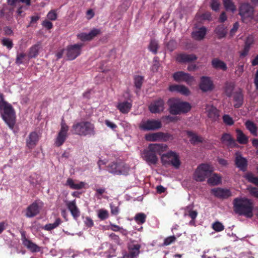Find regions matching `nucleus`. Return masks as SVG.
Returning <instances> with one entry per match:
<instances>
[{
	"mask_svg": "<svg viewBox=\"0 0 258 258\" xmlns=\"http://www.w3.org/2000/svg\"><path fill=\"white\" fill-rule=\"evenodd\" d=\"M211 191L216 197L220 198H227L230 196V192L228 189L217 188L212 189Z\"/></svg>",
	"mask_w": 258,
	"mask_h": 258,
	"instance_id": "obj_20",
	"label": "nucleus"
},
{
	"mask_svg": "<svg viewBox=\"0 0 258 258\" xmlns=\"http://www.w3.org/2000/svg\"><path fill=\"white\" fill-rule=\"evenodd\" d=\"M236 139L241 144H245L248 142V137L239 129H236Z\"/></svg>",
	"mask_w": 258,
	"mask_h": 258,
	"instance_id": "obj_30",
	"label": "nucleus"
},
{
	"mask_svg": "<svg viewBox=\"0 0 258 258\" xmlns=\"http://www.w3.org/2000/svg\"><path fill=\"white\" fill-rule=\"evenodd\" d=\"M234 211L239 215L247 218L253 216V203L252 200L245 198H236L233 201Z\"/></svg>",
	"mask_w": 258,
	"mask_h": 258,
	"instance_id": "obj_1",
	"label": "nucleus"
},
{
	"mask_svg": "<svg viewBox=\"0 0 258 258\" xmlns=\"http://www.w3.org/2000/svg\"><path fill=\"white\" fill-rule=\"evenodd\" d=\"M146 216L144 213H138L135 217V220L138 223L143 224L145 222Z\"/></svg>",
	"mask_w": 258,
	"mask_h": 258,
	"instance_id": "obj_46",
	"label": "nucleus"
},
{
	"mask_svg": "<svg viewBox=\"0 0 258 258\" xmlns=\"http://www.w3.org/2000/svg\"><path fill=\"white\" fill-rule=\"evenodd\" d=\"M245 125L247 129L249 131L252 135L257 136V127L253 122L247 120L245 122Z\"/></svg>",
	"mask_w": 258,
	"mask_h": 258,
	"instance_id": "obj_38",
	"label": "nucleus"
},
{
	"mask_svg": "<svg viewBox=\"0 0 258 258\" xmlns=\"http://www.w3.org/2000/svg\"><path fill=\"white\" fill-rule=\"evenodd\" d=\"M169 90L172 92L176 91L179 92L184 95H188L189 94V91L188 88L183 85H172L170 86Z\"/></svg>",
	"mask_w": 258,
	"mask_h": 258,
	"instance_id": "obj_26",
	"label": "nucleus"
},
{
	"mask_svg": "<svg viewBox=\"0 0 258 258\" xmlns=\"http://www.w3.org/2000/svg\"><path fill=\"white\" fill-rule=\"evenodd\" d=\"M233 100L236 102L234 106L235 108H239L241 106L243 101V96L241 92H236L233 95Z\"/></svg>",
	"mask_w": 258,
	"mask_h": 258,
	"instance_id": "obj_29",
	"label": "nucleus"
},
{
	"mask_svg": "<svg viewBox=\"0 0 258 258\" xmlns=\"http://www.w3.org/2000/svg\"><path fill=\"white\" fill-rule=\"evenodd\" d=\"M110 172L117 175H126L129 171V167L122 163H111L108 166Z\"/></svg>",
	"mask_w": 258,
	"mask_h": 258,
	"instance_id": "obj_7",
	"label": "nucleus"
},
{
	"mask_svg": "<svg viewBox=\"0 0 258 258\" xmlns=\"http://www.w3.org/2000/svg\"><path fill=\"white\" fill-rule=\"evenodd\" d=\"M82 43H78L70 45L67 48V55L69 60H73L81 53Z\"/></svg>",
	"mask_w": 258,
	"mask_h": 258,
	"instance_id": "obj_11",
	"label": "nucleus"
},
{
	"mask_svg": "<svg viewBox=\"0 0 258 258\" xmlns=\"http://www.w3.org/2000/svg\"><path fill=\"white\" fill-rule=\"evenodd\" d=\"M0 104V110L3 111L2 113L3 119L13 129L15 123L16 117L12 106L7 102H1Z\"/></svg>",
	"mask_w": 258,
	"mask_h": 258,
	"instance_id": "obj_3",
	"label": "nucleus"
},
{
	"mask_svg": "<svg viewBox=\"0 0 258 258\" xmlns=\"http://www.w3.org/2000/svg\"><path fill=\"white\" fill-rule=\"evenodd\" d=\"M247 190L249 191L250 194L251 196L258 198V188H257L249 186L247 187Z\"/></svg>",
	"mask_w": 258,
	"mask_h": 258,
	"instance_id": "obj_54",
	"label": "nucleus"
},
{
	"mask_svg": "<svg viewBox=\"0 0 258 258\" xmlns=\"http://www.w3.org/2000/svg\"><path fill=\"white\" fill-rule=\"evenodd\" d=\"M200 88L203 92H208L213 90V82L209 77L203 76L201 78Z\"/></svg>",
	"mask_w": 258,
	"mask_h": 258,
	"instance_id": "obj_14",
	"label": "nucleus"
},
{
	"mask_svg": "<svg viewBox=\"0 0 258 258\" xmlns=\"http://www.w3.org/2000/svg\"><path fill=\"white\" fill-rule=\"evenodd\" d=\"M61 222L60 218H57L54 223L46 224L44 226V229L50 231L57 227Z\"/></svg>",
	"mask_w": 258,
	"mask_h": 258,
	"instance_id": "obj_43",
	"label": "nucleus"
},
{
	"mask_svg": "<svg viewBox=\"0 0 258 258\" xmlns=\"http://www.w3.org/2000/svg\"><path fill=\"white\" fill-rule=\"evenodd\" d=\"M100 32V30L98 29H93L89 33H88L90 40L96 36L97 35L99 34Z\"/></svg>",
	"mask_w": 258,
	"mask_h": 258,
	"instance_id": "obj_52",
	"label": "nucleus"
},
{
	"mask_svg": "<svg viewBox=\"0 0 258 258\" xmlns=\"http://www.w3.org/2000/svg\"><path fill=\"white\" fill-rule=\"evenodd\" d=\"M210 6L213 10L216 11L219 10L220 3L218 0H212Z\"/></svg>",
	"mask_w": 258,
	"mask_h": 258,
	"instance_id": "obj_56",
	"label": "nucleus"
},
{
	"mask_svg": "<svg viewBox=\"0 0 258 258\" xmlns=\"http://www.w3.org/2000/svg\"><path fill=\"white\" fill-rule=\"evenodd\" d=\"M250 49L249 44H247L246 45H244V49L243 51L240 53L241 57H244L247 55L248 52Z\"/></svg>",
	"mask_w": 258,
	"mask_h": 258,
	"instance_id": "obj_63",
	"label": "nucleus"
},
{
	"mask_svg": "<svg viewBox=\"0 0 258 258\" xmlns=\"http://www.w3.org/2000/svg\"><path fill=\"white\" fill-rule=\"evenodd\" d=\"M243 177L249 182L254 184L255 185L258 184V177H255L251 172H248L245 174Z\"/></svg>",
	"mask_w": 258,
	"mask_h": 258,
	"instance_id": "obj_40",
	"label": "nucleus"
},
{
	"mask_svg": "<svg viewBox=\"0 0 258 258\" xmlns=\"http://www.w3.org/2000/svg\"><path fill=\"white\" fill-rule=\"evenodd\" d=\"M199 17L201 18V20H208L210 21L212 19L211 15L210 12H206L203 14L201 16H196L197 20L199 19Z\"/></svg>",
	"mask_w": 258,
	"mask_h": 258,
	"instance_id": "obj_53",
	"label": "nucleus"
},
{
	"mask_svg": "<svg viewBox=\"0 0 258 258\" xmlns=\"http://www.w3.org/2000/svg\"><path fill=\"white\" fill-rule=\"evenodd\" d=\"M40 211V208L38 204L35 202L28 206L26 210V216L31 218L37 215Z\"/></svg>",
	"mask_w": 258,
	"mask_h": 258,
	"instance_id": "obj_17",
	"label": "nucleus"
},
{
	"mask_svg": "<svg viewBox=\"0 0 258 258\" xmlns=\"http://www.w3.org/2000/svg\"><path fill=\"white\" fill-rule=\"evenodd\" d=\"M160 132L151 133L146 135L145 139L147 141L150 142H155L160 140Z\"/></svg>",
	"mask_w": 258,
	"mask_h": 258,
	"instance_id": "obj_39",
	"label": "nucleus"
},
{
	"mask_svg": "<svg viewBox=\"0 0 258 258\" xmlns=\"http://www.w3.org/2000/svg\"><path fill=\"white\" fill-rule=\"evenodd\" d=\"M254 9L249 3H244L240 5L239 7V15L243 21L246 18H252Z\"/></svg>",
	"mask_w": 258,
	"mask_h": 258,
	"instance_id": "obj_8",
	"label": "nucleus"
},
{
	"mask_svg": "<svg viewBox=\"0 0 258 258\" xmlns=\"http://www.w3.org/2000/svg\"><path fill=\"white\" fill-rule=\"evenodd\" d=\"M167 48L170 51H173L176 47V42L175 40H170L167 44Z\"/></svg>",
	"mask_w": 258,
	"mask_h": 258,
	"instance_id": "obj_57",
	"label": "nucleus"
},
{
	"mask_svg": "<svg viewBox=\"0 0 258 258\" xmlns=\"http://www.w3.org/2000/svg\"><path fill=\"white\" fill-rule=\"evenodd\" d=\"M141 245L140 244H133V245L128 246V253L124 254V256L133 258L138 255L140 252V248Z\"/></svg>",
	"mask_w": 258,
	"mask_h": 258,
	"instance_id": "obj_24",
	"label": "nucleus"
},
{
	"mask_svg": "<svg viewBox=\"0 0 258 258\" xmlns=\"http://www.w3.org/2000/svg\"><path fill=\"white\" fill-rule=\"evenodd\" d=\"M223 4L227 11L234 13L236 11V7L232 0H223Z\"/></svg>",
	"mask_w": 258,
	"mask_h": 258,
	"instance_id": "obj_36",
	"label": "nucleus"
},
{
	"mask_svg": "<svg viewBox=\"0 0 258 258\" xmlns=\"http://www.w3.org/2000/svg\"><path fill=\"white\" fill-rule=\"evenodd\" d=\"M23 244L27 247L32 252H36L40 251V247L31 241L27 239L25 235L22 239Z\"/></svg>",
	"mask_w": 258,
	"mask_h": 258,
	"instance_id": "obj_25",
	"label": "nucleus"
},
{
	"mask_svg": "<svg viewBox=\"0 0 258 258\" xmlns=\"http://www.w3.org/2000/svg\"><path fill=\"white\" fill-rule=\"evenodd\" d=\"M208 117L213 121L217 120L219 117V111L215 107L212 106L207 110Z\"/></svg>",
	"mask_w": 258,
	"mask_h": 258,
	"instance_id": "obj_28",
	"label": "nucleus"
},
{
	"mask_svg": "<svg viewBox=\"0 0 258 258\" xmlns=\"http://www.w3.org/2000/svg\"><path fill=\"white\" fill-rule=\"evenodd\" d=\"M25 56L26 54L23 53L18 54L16 60V63L18 64L22 63L23 59Z\"/></svg>",
	"mask_w": 258,
	"mask_h": 258,
	"instance_id": "obj_60",
	"label": "nucleus"
},
{
	"mask_svg": "<svg viewBox=\"0 0 258 258\" xmlns=\"http://www.w3.org/2000/svg\"><path fill=\"white\" fill-rule=\"evenodd\" d=\"M167 146L165 144H151L148 148L151 149L156 153L161 154L163 152L167 149Z\"/></svg>",
	"mask_w": 258,
	"mask_h": 258,
	"instance_id": "obj_23",
	"label": "nucleus"
},
{
	"mask_svg": "<svg viewBox=\"0 0 258 258\" xmlns=\"http://www.w3.org/2000/svg\"><path fill=\"white\" fill-rule=\"evenodd\" d=\"M66 184L69 185L72 189H80L84 186L85 183L83 182L75 183L72 179L68 178Z\"/></svg>",
	"mask_w": 258,
	"mask_h": 258,
	"instance_id": "obj_34",
	"label": "nucleus"
},
{
	"mask_svg": "<svg viewBox=\"0 0 258 258\" xmlns=\"http://www.w3.org/2000/svg\"><path fill=\"white\" fill-rule=\"evenodd\" d=\"M215 33L216 34L218 38L219 39L225 37L227 34V31L226 30V28L224 27V25H220L218 26L215 31Z\"/></svg>",
	"mask_w": 258,
	"mask_h": 258,
	"instance_id": "obj_35",
	"label": "nucleus"
},
{
	"mask_svg": "<svg viewBox=\"0 0 258 258\" xmlns=\"http://www.w3.org/2000/svg\"><path fill=\"white\" fill-rule=\"evenodd\" d=\"M164 105L163 100L159 99L150 105V111L153 113L161 112L164 110Z\"/></svg>",
	"mask_w": 258,
	"mask_h": 258,
	"instance_id": "obj_16",
	"label": "nucleus"
},
{
	"mask_svg": "<svg viewBox=\"0 0 258 258\" xmlns=\"http://www.w3.org/2000/svg\"><path fill=\"white\" fill-rule=\"evenodd\" d=\"M41 48V43L40 42L32 46L29 50V57L30 58L35 57L38 54L39 50Z\"/></svg>",
	"mask_w": 258,
	"mask_h": 258,
	"instance_id": "obj_33",
	"label": "nucleus"
},
{
	"mask_svg": "<svg viewBox=\"0 0 258 258\" xmlns=\"http://www.w3.org/2000/svg\"><path fill=\"white\" fill-rule=\"evenodd\" d=\"M134 81L135 87L140 89L143 84V78L141 76H138L135 77Z\"/></svg>",
	"mask_w": 258,
	"mask_h": 258,
	"instance_id": "obj_47",
	"label": "nucleus"
},
{
	"mask_svg": "<svg viewBox=\"0 0 258 258\" xmlns=\"http://www.w3.org/2000/svg\"><path fill=\"white\" fill-rule=\"evenodd\" d=\"M98 217L101 220H104L108 217V213L106 210H101L99 211Z\"/></svg>",
	"mask_w": 258,
	"mask_h": 258,
	"instance_id": "obj_58",
	"label": "nucleus"
},
{
	"mask_svg": "<svg viewBox=\"0 0 258 258\" xmlns=\"http://www.w3.org/2000/svg\"><path fill=\"white\" fill-rule=\"evenodd\" d=\"M234 84L232 83L227 82L225 83L224 88L225 93L227 96L230 97L231 96L232 93L234 89Z\"/></svg>",
	"mask_w": 258,
	"mask_h": 258,
	"instance_id": "obj_42",
	"label": "nucleus"
},
{
	"mask_svg": "<svg viewBox=\"0 0 258 258\" xmlns=\"http://www.w3.org/2000/svg\"><path fill=\"white\" fill-rule=\"evenodd\" d=\"M186 135L190 138V143L193 145L202 143L204 141V139L202 136H199L197 134L192 131H187Z\"/></svg>",
	"mask_w": 258,
	"mask_h": 258,
	"instance_id": "obj_18",
	"label": "nucleus"
},
{
	"mask_svg": "<svg viewBox=\"0 0 258 258\" xmlns=\"http://www.w3.org/2000/svg\"><path fill=\"white\" fill-rule=\"evenodd\" d=\"M247 190L249 191L250 194L251 196L258 198V188H257L249 186L247 187Z\"/></svg>",
	"mask_w": 258,
	"mask_h": 258,
	"instance_id": "obj_55",
	"label": "nucleus"
},
{
	"mask_svg": "<svg viewBox=\"0 0 258 258\" xmlns=\"http://www.w3.org/2000/svg\"><path fill=\"white\" fill-rule=\"evenodd\" d=\"M212 172L213 170L209 165L202 164L196 170L194 174V179L197 181H203L206 178L211 176Z\"/></svg>",
	"mask_w": 258,
	"mask_h": 258,
	"instance_id": "obj_5",
	"label": "nucleus"
},
{
	"mask_svg": "<svg viewBox=\"0 0 258 258\" xmlns=\"http://www.w3.org/2000/svg\"><path fill=\"white\" fill-rule=\"evenodd\" d=\"M47 17L48 19L54 21L56 19L57 14L54 11H51L48 13Z\"/></svg>",
	"mask_w": 258,
	"mask_h": 258,
	"instance_id": "obj_59",
	"label": "nucleus"
},
{
	"mask_svg": "<svg viewBox=\"0 0 258 258\" xmlns=\"http://www.w3.org/2000/svg\"><path fill=\"white\" fill-rule=\"evenodd\" d=\"M169 111L173 115H177L186 113L191 109V106L188 102H182L175 98H170L167 101Z\"/></svg>",
	"mask_w": 258,
	"mask_h": 258,
	"instance_id": "obj_2",
	"label": "nucleus"
},
{
	"mask_svg": "<svg viewBox=\"0 0 258 258\" xmlns=\"http://www.w3.org/2000/svg\"><path fill=\"white\" fill-rule=\"evenodd\" d=\"M72 132L73 134L84 136L95 134L94 125L89 121H82L74 124Z\"/></svg>",
	"mask_w": 258,
	"mask_h": 258,
	"instance_id": "obj_4",
	"label": "nucleus"
},
{
	"mask_svg": "<svg viewBox=\"0 0 258 258\" xmlns=\"http://www.w3.org/2000/svg\"><path fill=\"white\" fill-rule=\"evenodd\" d=\"M68 207L75 218H77L80 216V211L74 201L69 202L68 204Z\"/></svg>",
	"mask_w": 258,
	"mask_h": 258,
	"instance_id": "obj_31",
	"label": "nucleus"
},
{
	"mask_svg": "<svg viewBox=\"0 0 258 258\" xmlns=\"http://www.w3.org/2000/svg\"><path fill=\"white\" fill-rule=\"evenodd\" d=\"M77 36L82 41L90 40L88 33H82L78 34Z\"/></svg>",
	"mask_w": 258,
	"mask_h": 258,
	"instance_id": "obj_61",
	"label": "nucleus"
},
{
	"mask_svg": "<svg viewBox=\"0 0 258 258\" xmlns=\"http://www.w3.org/2000/svg\"><path fill=\"white\" fill-rule=\"evenodd\" d=\"M141 129L144 131H155L162 127L161 121L155 119H148L143 122L140 125Z\"/></svg>",
	"mask_w": 258,
	"mask_h": 258,
	"instance_id": "obj_9",
	"label": "nucleus"
},
{
	"mask_svg": "<svg viewBox=\"0 0 258 258\" xmlns=\"http://www.w3.org/2000/svg\"><path fill=\"white\" fill-rule=\"evenodd\" d=\"M161 161L164 165H171L176 169L179 168L181 164L179 155L173 151L163 154L161 156Z\"/></svg>",
	"mask_w": 258,
	"mask_h": 258,
	"instance_id": "obj_6",
	"label": "nucleus"
},
{
	"mask_svg": "<svg viewBox=\"0 0 258 258\" xmlns=\"http://www.w3.org/2000/svg\"><path fill=\"white\" fill-rule=\"evenodd\" d=\"M40 19V16H34L31 17V21L29 25L27 26V27H29L32 26V25L37 22V21Z\"/></svg>",
	"mask_w": 258,
	"mask_h": 258,
	"instance_id": "obj_64",
	"label": "nucleus"
},
{
	"mask_svg": "<svg viewBox=\"0 0 258 258\" xmlns=\"http://www.w3.org/2000/svg\"><path fill=\"white\" fill-rule=\"evenodd\" d=\"M156 154L151 149H149L143 151V158L149 165H155L158 161Z\"/></svg>",
	"mask_w": 258,
	"mask_h": 258,
	"instance_id": "obj_13",
	"label": "nucleus"
},
{
	"mask_svg": "<svg viewBox=\"0 0 258 258\" xmlns=\"http://www.w3.org/2000/svg\"><path fill=\"white\" fill-rule=\"evenodd\" d=\"M173 77L176 82H185L188 84H191L194 81L192 76L183 71L175 72L173 74Z\"/></svg>",
	"mask_w": 258,
	"mask_h": 258,
	"instance_id": "obj_12",
	"label": "nucleus"
},
{
	"mask_svg": "<svg viewBox=\"0 0 258 258\" xmlns=\"http://www.w3.org/2000/svg\"><path fill=\"white\" fill-rule=\"evenodd\" d=\"M223 122L227 125H231L234 123L233 120L229 115L225 114L223 116Z\"/></svg>",
	"mask_w": 258,
	"mask_h": 258,
	"instance_id": "obj_49",
	"label": "nucleus"
},
{
	"mask_svg": "<svg viewBox=\"0 0 258 258\" xmlns=\"http://www.w3.org/2000/svg\"><path fill=\"white\" fill-rule=\"evenodd\" d=\"M221 140L222 142L226 143L228 145H232L235 143L234 140L228 134H224Z\"/></svg>",
	"mask_w": 258,
	"mask_h": 258,
	"instance_id": "obj_41",
	"label": "nucleus"
},
{
	"mask_svg": "<svg viewBox=\"0 0 258 258\" xmlns=\"http://www.w3.org/2000/svg\"><path fill=\"white\" fill-rule=\"evenodd\" d=\"M211 64L213 68L216 70L226 71L227 69L226 64L223 61L217 58H215L212 60Z\"/></svg>",
	"mask_w": 258,
	"mask_h": 258,
	"instance_id": "obj_22",
	"label": "nucleus"
},
{
	"mask_svg": "<svg viewBox=\"0 0 258 258\" xmlns=\"http://www.w3.org/2000/svg\"><path fill=\"white\" fill-rule=\"evenodd\" d=\"M208 178V183L211 185H216L221 182V177L217 174H212Z\"/></svg>",
	"mask_w": 258,
	"mask_h": 258,
	"instance_id": "obj_37",
	"label": "nucleus"
},
{
	"mask_svg": "<svg viewBox=\"0 0 258 258\" xmlns=\"http://www.w3.org/2000/svg\"><path fill=\"white\" fill-rule=\"evenodd\" d=\"M2 44L9 49H11L13 46L12 40L9 38H4L2 40Z\"/></svg>",
	"mask_w": 258,
	"mask_h": 258,
	"instance_id": "obj_48",
	"label": "nucleus"
},
{
	"mask_svg": "<svg viewBox=\"0 0 258 258\" xmlns=\"http://www.w3.org/2000/svg\"><path fill=\"white\" fill-rule=\"evenodd\" d=\"M207 29L206 27H202L198 30L192 33V37L195 40H201L203 39L206 34Z\"/></svg>",
	"mask_w": 258,
	"mask_h": 258,
	"instance_id": "obj_27",
	"label": "nucleus"
},
{
	"mask_svg": "<svg viewBox=\"0 0 258 258\" xmlns=\"http://www.w3.org/2000/svg\"><path fill=\"white\" fill-rule=\"evenodd\" d=\"M235 164L241 171H245L247 169V161L240 155H237L235 159Z\"/></svg>",
	"mask_w": 258,
	"mask_h": 258,
	"instance_id": "obj_19",
	"label": "nucleus"
},
{
	"mask_svg": "<svg viewBox=\"0 0 258 258\" xmlns=\"http://www.w3.org/2000/svg\"><path fill=\"white\" fill-rule=\"evenodd\" d=\"M224 227L223 224L219 222H216L213 224V228L217 232L222 231Z\"/></svg>",
	"mask_w": 258,
	"mask_h": 258,
	"instance_id": "obj_51",
	"label": "nucleus"
},
{
	"mask_svg": "<svg viewBox=\"0 0 258 258\" xmlns=\"http://www.w3.org/2000/svg\"><path fill=\"white\" fill-rule=\"evenodd\" d=\"M244 71V66L243 64L239 65L237 69L236 70L235 73L238 77H240Z\"/></svg>",
	"mask_w": 258,
	"mask_h": 258,
	"instance_id": "obj_62",
	"label": "nucleus"
},
{
	"mask_svg": "<svg viewBox=\"0 0 258 258\" xmlns=\"http://www.w3.org/2000/svg\"><path fill=\"white\" fill-rule=\"evenodd\" d=\"M175 240H176V237L174 235L168 237L164 239V242L162 244V246L168 245L170 244H171V243L175 241Z\"/></svg>",
	"mask_w": 258,
	"mask_h": 258,
	"instance_id": "obj_50",
	"label": "nucleus"
},
{
	"mask_svg": "<svg viewBox=\"0 0 258 258\" xmlns=\"http://www.w3.org/2000/svg\"><path fill=\"white\" fill-rule=\"evenodd\" d=\"M197 58V56L194 54L180 53L177 55L176 60L179 63H184L191 62Z\"/></svg>",
	"mask_w": 258,
	"mask_h": 258,
	"instance_id": "obj_15",
	"label": "nucleus"
},
{
	"mask_svg": "<svg viewBox=\"0 0 258 258\" xmlns=\"http://www.w3.org/2000/svg\"><path fill=\"white\" fill-rule=\"evenodd\" d=\"M159 48L158 42L155 40H151L149 45V48L154 54L157 53V50Z\"/></svg>",
	"mask_w": 258,
	"mask_h": 258,
	"instance_id": "obj_44",
	"label": "nucleus"
},
{
	"mask_svg": "<svg viewBox=\"0 0 258 258\" xmlns=\"http://www.w3.org/2000/svg\"><path fill=\"white\" fill-rule=\"evenodd\" d=\"M38 135L35 132L30 133L27 140V145L29 148H34L38 141Z\"/></svg>",
	"mask_w": 258,
	"mask_h": 258,
	"instance_id": "obj_21",
	"label": "nucleus"
},
{
	"mask_svg": "<svg viewBox=\"0 0 258 258\" xmlns=\"http://www.w3.org/2000/svg\"><path fill=\"white\" fill-rule=\"evenodd\" d=\"M160 140L166 142L169 140H173V136L167 133L160 132Z\"/></svg>",
	"mask_w": 258,
	"mask_h": 258,
	"instance_id": "obj_45",
	"label": "nucleus"
},
{
	"mask_svg": "<svg viewBox=\"0 0 258 258\" xmlns=\"http://www.w3.org/2000/svg\"><path fill=\"white\" fill-rule=\"evenodd\" d=\"M132 107V104L127 101L120 103L117 105L118 109L123 113H127Z\"/></svg>",
	"mask_w": 258,
	"mask_h": 258,
	"instance_id": "obj_32",
	"label": "nucleus"
},
{
	"mask_svg": "<svg viewBox=\"0 0 258 258\" xmlns=\"http://www.w3.org/2000/svg\"><path fill=\"white\" fill-rule=\"evenodd\" d=\"M69 127L62 119L61 122V129L56 139L55 144L56 146L59 147L63 144L67 137V132Z\"/></svg>",
	"mask_w": 258,
	"mask_h": 258,
	"instance_id": "obj_10",
	"label": "nucleus"
}]
</instances>
